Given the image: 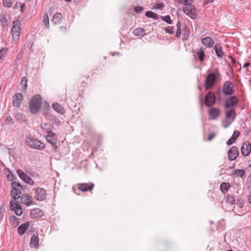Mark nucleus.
Wrapping results in <instances>:
<instances>
[{
    "mask_svg": "<svg viewBox=\"0 0 251 251\" xmlns=\"http://www.w3.org/2000/svg\"><path fill=\"white\" fill-rule=\"evenodd\" d=\"M42 106V98L40 95H36L30 100L29 109L32 114L38 113Z\"/></svg>",
    "mask_w": 251,
    "mask_h": 251,
    "instance_id": "1",
    "label": "nucleus"
},
{
    "mask_svg": "<svg viewBox=\"0 0 251 251\" xmlns=\"http://www.w3.org/2000/svg\"><path fill=\"white\" fill-rule=\"evenodd\" d=\"M220 75L218 71L210 72L207 74L204 83L206 90L211 89L215 85L216 79Z\"/></svg>",
    "mask_w": 251,
    "mask_h": 251,
    "instance_id": "2",
    "label": "nucleus"
},
{
    "mask_svg": "<svg viewBox=\"0 0 251 251\" xmlns=\"http://www.w3.org/2000/svg\"><path fill=\"white\" fill-rule=\"evenodd\" d=\"M25 143L29 147L34 149L42 150L45 148V144L33 137H26L25 138Z\"/></svg>",
    "mask_w": 251,
    "mask_h": 251,
    "instance_id": "3",
    "label": "nucleus"
},
{
    "mask_svg": "<svg viewBox=\"0 0 251 251\" xmlns=\"http://www.w3.org/2000/svg\"><path fill=\"white\" fill-rule=\"evenodd\" d=\"M12 190L11 191V196L14 200L19 199L21 196L23 187L22 185L16 182H12L11 184Z\"/></svg>",
    "mask_w": 251,
    "mask_h": 251,
    "instance_id": "4",
    "label": "nucleus"
},
{
    "mask_svg": "<svg viewBox=\"0 0 251 251\" xmlns=\"http://www.w3.org/2000/svg\"><path fill=\"white\" fill-rule=\"evenodd\" d=\"M45 138L47 141L51 145L54 151H58L59 148L56 145L57 140L56 134L53 133L52 131H50L45 136Z\"/></svg>",
    "mask_w": 251,
    "mask_h": 251,
    "instance_id": "5",
    "label": "nucleus"
},
{
    "mask_svg": "<svg viewBox=\"0 0 251 251\" xmlns=\"http://www.w3.org/2000/svg\"><path fill=\"white\" fill-rule=\"evenodd\" d=\"M184 13L192 19L197 17L196 10L195 6L192 4L186 5L183 9Z\"/></svg>",
    "mask_w": 251,
    "mask_h": 251,
    "instance_id": "6",
    "label": "nucleus"
},
{
    "mask_svg": "<svg viewBox=\"0 0 251 251\" xmlns=\"http://www.w3.org/2000/svg\"><path fill=\"white\" fill-rule=\"evenodd\" d=\"M10 209L11 211H14L15 214L18 216L23 214V209L19 201H11L10 203Z\"/></svg>",
    "mask_w": 251,
    "mask_h": 251,
    "instance_id": "7",
    "label": "nucleus"
},
{
    "mask_svg": "<svg viewBox=\"0 0 251 251\" xmlns=\"http://www.w3.org/2000/svg\"><path fill=\"white\" fill-rule=\"evenodd\" d=\"M216 102V96L213 92H209L206 94L205 98L204 104L207 107L213 106Z\"/></svg>",
    "mask_w": 251,
    "mask_h": 251,
    "instance_id": "8",
    "label": "nucleus"
},
{
    "mask_svg": "<svg viewBox=\"0 0 251 251\" xmlns=\"http://www.w3.org/2000/svg\"><path fill=\"white\" fill-rule=\"evenodd\" d=\"M225 108L228 109L230 107L236 106L238 102V100L237 97L230 96L227 97L225 100Z\"/></svg>",
    "mask_w": 251,
    "mask_h": 251,
    "instance_id": "9",
    "label": "nucleus"
},
{
    "mask_svg": "<svg viewBox=\"0 0 251 251\" xmlns=\"http://www.w3.org/2000/svg\"><path fill=\"white\" fill-rule=\"evenodd\" d=\"M34 198L39 201H42L46 199L47 196V192L45 189L38 187L35 189Z\"/></svg>",
    "mask_w": 251,
    "mask_h": 251,
    "instance_id": "10",
    "label": "nucleus"
},
{
    "mask_svg": "<svg viewBox=\"0 0 251 251\" xmlns=\"http://www.w3.org/2000/svg\"><path fill=\"white\" fill-rule=\"evenodd\" d=\"M17 173L23 181L29 185H33L34 184L33 180L29 176H28L25 172L20 169H18L17 171Z\"/></svg>",
    "mask_w": 251,
    "mask_h": 251,
    "instance_id": "11",
    "label": "nucleus"
},
{
    "mask_svg": "<svg viewBox=\"0 0 251 251\" xmlns=\"http://www.w3.org/2000/svg\"><path fill=\"white\" fill-rule=\"evenodd\" d=\"M21 201L23 204L27 206L36 204V202L33 201L32 197L28 194H24L22 195Z\"/></svg>",
    "mask_w": 251,
    "mask_h": 251,
    "instance_id": "12",
    "label": "nucleus"
},
{
    "mask_svg": "<svg viewBox=\"0 0 251 251\" xmlns=\"http://www.w3.org/2000/svg\"><path fill=\"white\" fill-rule=\"evenodd\" d=\"M223 91L226 96H230L234 93L233 87L230 81H226L223 87Z\"/></svg>",
    "mask_w": 251,
    "mask_h": 251,
    "instance_id": "13",
    "label": "nucleus"
},
{
    "mask_svg": "<svg viewBox=\"0 0 251 251\" xmlns=\"http://www.w3.org/2000/svg\"><path fill=\"white\" fill-rule=\"evenodd\" d=\"M239 150L236 146H232L227 152L228 158L230 161L234 160L239 155Z\"/></svg>",
    "mask_w": 251,
    "mask_h": 251,
    "instance_id": "14",
    "label": "nucleus"
},
{
    "mask_svg": "<svg viewBox=\"0 0 251 251\" xmlns=\"http://www.w3.org/2000/svg\"><path fill=\"white\" fill-rule=\"evenodd\" d=\"M241 150L243 156H248L251 152V143L249 141L245 142L242 146Z\"/></svg>",
    "mask_w": 251,
    "mask_h": 251,
    "instance_id": "15",
    "label": "nucleus"
},
{
    "mask_svg": "<svg viewBox=\"0 0 251 251\" xmlns=\"http://www.w3.org/2000/svg\"><path fill=\"white\" fill-rule=\"evenodd\" d=\"M94 187L93 183H82L78 184V189L82 192L91 191Z\"/></svg>",
    "mask_w": 251,
    "mask_h": 251,
    "instance_id": "16",
    "label": "nucleus"
},
{
    "mask_svg": "<svg viewBox=\"0 0 251 251\" xmlns=\"http://www.w3.org/2000/svg\"><path fill=\"white\" fill-rule=\"evenodd\" d=\"M23 99L24 96L22 94L18 93L15 94L12 100L13 106L16 107H20L21 102Z\"/></svg>",
    "mask_w": 251,
    "mask_h": 251,
    "instance_id": "17",
    "label": "nucleus"
},
{
    "mask_svg": "<svg viewBox=\"0 0 251 251\" xmlns=\"http://www.w3.org/2000/svg\"><path fill=\"white\" fill-rule=\"evenodd\" d=\"M221 113L220 110L218 108L212 107L209 109L208 114L212 120L216 119Z\"/></svg>",
    "mask_w": 251,
    "mask_h": 251,
    "instance_id": "18",
    "label": "nucleus"
},
{
    "mask_svg": "<svg viewBox=\"0 0 251 251\" xmlns=\"http://www.w3.org/2000/svg\"><path fill=\"white\" fill-rule=\"evenodd\" d=\"M39 239L38 233L37 232L34 233L30 239V246L32 248H38Z\"/></svg>",
    "mask_w": 251,
    "mask_h": 251,
    "instance_id": "19",
    "label": "nucleus"
},
{
    "mask_svg": "<svg viewBox=\"0 0 251 251\" xmlns=\"http://www.w3.org/2000/svg\"><path fill=\"white\" fill-rule=\"evenodd\" d=\"M44 215V212L39 208L33 209L31 210L30 215L32 219H37L42 217Z\"/></svg>",
    "mask_w": 251,
    "mask_h": 251,
    "instance_id": "20",
    "label": "nucleus"
},
{
    "mask_svg": "<svg viewBox=\"0 0 251 251\" xmlns=\"http://www.w3.org/2000/svg\"><path fill=\"white\" fill-rule=\"evenodd\" d=\"M202 44L207 48L212 47L214 44V40L209 37H205L201 40Z\"/></svg>",
    "mask_w": 251,
    "mask_h": 251,
    "instance_id": "21",
    "label": "nucleus"
},
{
    "mask_svg": "<svg viewBox=\"0 0 251 251\" xmlns=\"http://www.w3.org/2000/svg\"><path fill=\"white\" fill-rule=\"evenodd\" d=\"M29 226V223L28 222H25L21 225H20L17 229L18 233L20 235H23L25 232V230L27 229Z\"/></svg>",
    "mask_w": 251,
    "mask_h": 251,
    "instance_id": "22",
    "label": "nucleus"
},
{
    "mask_svg": "<svg viewBox=\"0 0 251 251\" xmlns=\"http://www.w3.org/2000/svg\"><path fill=\"white\" fill-rule=\"evenodd\" d=\"M52 107L54 110L60 114H63L65 112L63 107L57 102L53 103Z\"/></svg>",
    "mask_w": 251,
    "mask_h": 251,
    "instance_id": "23",
    "label": "nucleus"
},
{
    "mask_svg": "<svg viewBox=\"0 0 251 251\" xmlns=\"http://www.w3.org/2000/svg\"><path fill=\"white\" fill-rule=\"evenodd\" d=\"M196 53L200 61L202 62L204 61L205 56L204 50L202 48H200L197 49Z\"/></svg>",
    "mask_w": 251,
    "mask_h": 251,
    "instance_id": "24",
    "label": "nucleus"
},
{
    "mask_svg": "<svg viewBox=\"0 0 251 251\" xmlns=\"http://www.w3.org/2000/svg\"><path fill=\"white\" fill-rule=\"evenodd\" d=\"M236 117V112L235 110L234 109H231L228 110L226 114V119H228L229 120L231 119V121H233Z\"/></svg>",
    "mask_w": 251,
    "mask_h": 251,
    "instance_id": "25",
    "label": "nucleus"
},
{
    "mask_svg": "<svg viewBox=\"0 0 251 251\" xmlns=\"http://www.w3.org/2000/svg\"><path fill=\"white\" fill-rule=\"evenodd\" d=\"M230 188L229 183L223 182L220 185V189L223 194L225 195Z\"/></svg>",
    "mask_w": 251,
    "mask_h": 251,
    "instance_id": "26",
    "label": "nucleus"
},
{
    "mask_svg": "<svg viewBox=\"0 0 251 251\" xmlns=\"http://www.w3.org/2000/svg\"><path fill=\"white\" fill-rule=\"evenodd\" d=\"M21 31V22L19 20H16L13 23L11 31Z\"/></svg>",
    "mask_w": 251,
    "mask_h": 251,
    "instance_id": "27",
    "label": "nucleus"
},
{
    "mask_svg": "<svg viewBox=\"0 0 251 251\" xmlns=\"http://www.w3.org/2000/svg\"><path fill=\"white\" fill-rule=\"evenodd\" d=\"M62 18V15L60 13H56L54 14L52 21L53 23H54L55 25L59 24Z\"/></svg>",
    "mask_w": 251,
    "mask_h": 251,
    "instance_id": "28",
    "label": "nucleus"
},
{
    "mask_svg": "<svg viewBox=\"0 0 251 251\" xmlns=\"http://www.w3.org/2000/svg\"><path fill=\"white\" fill-rule=\"evenodd\" d=\"M145 30L144 28L139 27L133 30V34L136 36H143L145 34Z\"/></svg>",
    "mask_w": 251,
    "mask_h": 251,
    "instance_id": "29",
    "label": "nucleus"
},
{
    "mask_svg": "<svg viewBox=\"0 0 251 251\" xmlns=\"http://www.w3.org/2000/svg\"><path fill=\"white\" fill-rule=\"evenodd\" d=\"M145 15L148 18H152L155 20L158 19L159 17V16L157 14L151 11H149L146 12L145 13Z\"/></svg>",
    "mask_w": 251,
    "mask_h": 251,
    "instance_id": "30",
    "label": "nucleus"
},
{
    "mask_svg": "<svg viewBox=\"0 0 251 251\" xmlns=\"http://www.w3.org/2000/svg\"><path fill=\"white\" fill-rule=\"evenodd\" d=\"M52 126L51 125H48L46 123H42L41 125V128L46 131L47 133L52 131Z\"/></svg>",
    "mask_w": 251,
    "mask_h": 251,
    "instance_id": "31",
    "label": "nucleus"
},
{
    "mask_svg": "<svg viewBox=\"0 0 251 251\" xmlns=\"http://www.w3.org/2000/svg\"><path fill=\"white\" fill-rule=\"evenodd\" d=\"M42 22L46 28H49V27H50L49 18L48 15L47 13H45L44 15L43 20Z\"/></svg>",
    "mask_w": 251,
    "mask_h": 251,
    "instance_id": "32",
    "label": "nucleus"
},
{
    "mask_svg": "<svg viewBox=\"0 0 251 251\" xmlns=\"http://www.w3.org/2000/svg\"><path fill=\"white\" fill-rule=\"evenodd\" d=\"M245 174V172L244 170L242 169H237L234 171V175H236L237 176L242 177Z\"/></svg>",
    "mask_w": 251,
    "mask_h": 251,
    "instance_id": "33",
    "label": "nucleus"
},
{
    "mask_svg": "<svg viewBox=\"0 0 251 251\" xmlns=\"http://www.w3.org/2000/svg\"><path fill=\"white\" fill-rule=\"evenodd\" d=\"M181 23L180 22H178L176 24V37L177 38H179L181 35Z\"/></svg>",
    "mask_w": 251,
    "mask_h": 251,
    "instance_id": "34",
    "label": "nucleus"
},
{
    "mask_svg": "<svg viewBox=\"0 0 251 251\" xmlns=\"http://www.w3.org/2000/svg\"><path fill=\"white\" fill-rule=\"evenodd\" d=\"M11 32L14 41L18 40L20 36V31H11Z\"/></svg>",
    "mask_w": 251,
    "mask_h": 251,
    "instance_id": "35",
    "label": "nucleus"
},
{
    "mask_svg": "<svg viewBox=\"0 0 251 251\" xmlns=\"http://www.w3.org/2000/svg\"><path fill=\"white\" fill-rule=\"evenodd\" d=\"M175 26H169L164 27V30L167 32L171 34H173L175 33Z\"/></svg>",
    "mask_w": 251,
    "mask_h": 251,
    "instance_id": "36",
    "label": "nucleus"
},
{
    "mask_svg": "<svg viewBox=\"0 0 251 251\" xmlns=\"http://www.w3.org/2000/svg\"><path fill=\"white\" fill-rule=\"evenodd\" d=\"M160 18L169 24H172V21L171 19L170 16L169 15H167L166 16H160Z\"/></svg>",
    "mask_w": 251,
    "mask_h": 251,
    "instance_id": "37",
    "label": "nucleus"
},
{
    "mask_svg": "<svg viewBox=\"0 0 251 251\" xmlns=\"http://www.w3.org/2000/svg\"><path fill=\"white\" fill-rule=\"evenodd\" d=\"M226 201L228 203L233 204L235 202V199L232 196L228 195L227 196Z\"/></svg>",
    "mask_w": 251,
    "mask_h": 251,
    "instance_id": "38",
    "label": "nucleus"
},
{
    "mask_svg": "<svg viewBox=\"0 0 251 251\" xmlns=\"http://www.w3.org/2000/svg\"><path fill=\"white\" fill-rule=\"evenodd\" d=\"M8 172V174L7 175V178L8 180L9 181H12L14 180L15 176L13 174L11 173V172L7 169V170L6 171Z\"/></svg>",
    "mask_w": 251,
    "mask_h": 251,
    "instance_id": "39",
    "label": "nucleus"
},
{
    "mask_svg": "<svg viewBox=\"0 0 251 251\" xmlns=\"http://www.w3.org/2000/svg\"><path fill=\"white\" fill-rule=\"evenodd\" d=\"M215 51L216 55H217V56L218 57H219L220 58H222L223 57V56L224 55V52L223 51V49L216 50Z\"/></svg>",
    "mask_w": 251,
    "mask_h": 251,
    "instance_id": "40",
    "label": "nucleus"
},
{
    "mask_svg": "<svg viewBox=\"0 0 251 251\" xmlns=\"http://www.w3.org/2000/svg\"><path fill=\"white\" fill-rule=\"evenodd\" d=\"M183 31V36H184V38L185 39H187L189 36V29L187 26H185L184 28Z\"/></svg>",
    "mask_w": 251,
    "mask_h": 251,
    "instance_id": "41",
    "label": "nucleus"
},
{
    "mask_svg": "<svg viewBox=\"0 0 251 251\" xmlns=\"http://www.w3.org/2000/svg\"><path fill=\"white\" fill-rule=\"evenodd\" d=\"M232 121H229V120L228 119H225L223 121V126L224 127L226 128L227 127H228L230 125V124L231 123Z\"/></svg>",
    "mask_w": 251,
    "mask_h": 251,
    "instance_id": "42",
    "label": "nucleus"
},
{
    "mask_svg": "<svg viewBox=\"0 0 251 251\" xmlns=\"http://www.w3.org/2000/svg\"><path fill=\"white\" fill-rule=\"evenodd\" d=\"M3 4L4 6L10 7L12 5V2L10 0H3Z\"/></svg>",
    "mask_w": 251,
    "mask_h": 251,
    "instance_id": "43",
    "label": "nucleus"
},
{
    "mask_svg": "<svg viewBox=\"0 0 251 251\" xmlns=\"http://www.w3.org/2000/svg\"><path fill=\"white\" fill-rule=\"evenodd\" d=\"M11 218L13 220V225L15 226H18L19 224V219L15 216H12Z\"/></svg>",
    "mask_w": 251,
    "mask_h": 251,
    "instance_id": "44",
    "label": "nucleus"
},
{
    "mask_svg": "<svg viewBox=\"0 0 251 251\" xmlns=\"http://www.w3.org/2000/svg\"><path fill=\"white\" fill-rule=\"evenodd\" d=\"M240 132L237 130H235L233 132L231 137H232L234 140H236V139L240 135Z\"/></svg>",
    "mask_w": 251,
    "mask_h": 251,
    "instance_id": "45",
    "label": "nucleus"
},
{
    "mask_svg": "<svg viewBox=\"0 0 251 251\" xmlns=\"http://www.w3.org/2000/svg\"><path fill=\"white\" fill-rule=\"evenodd\" d=\"M7 51V49L2 48L0 50V60L3 56V55L6 53Z\"/></svg>",
    "mask_w": 251,
    "mask_h": 251,
    "instance_id": "46",
    "label": "nucleus"
},
{
    "mask_svg": "<svg viewBox=\"0 0 251 251\" xmlns=\"http://www.w3.org/2000/svg\"><path fill=\"white\" fill-rule=\"evenodd\" d=\"M164 7V4L163 2H161L157 3L155 8L157 9L162 10Z\"/></svg>",
    "mask_w": 251,
    "mask_h": 251,
    "instance_id": "47",
    "label": "nucleus"
},
{
    "mask_svg": "<svg viewBox=\"0 0 251 251\" xmlns=\"http://www.w3.org/2000/svg\"><path fill=\"white\" fill-rule=\"evenodd\" d=\"M143 9L144 8L142 6H135L134 8V10L136 13H141Z\"/></svg>",
    "mask_w": 251,
    "mask_h": 251,
    "instance_id": "48",
    "label": "nucleus"
},
{
    "mask_svg": "<svg viewBox=\"0 0 251 251\" xmlns=\"http://www.w3.org/2000/svg\"><path fill=\"white\" fill-rule=\"evenodd\" d=\"M25 80V83L24 84V85H22V88L23 89L26 90L27 88V79L25 77H23L22 78V82H23Z\"/></svg>",
    "mask_w": 251,
    "mask_h": 251,
    "instance_id": "49",
    "label": "nucleus"
},
{
    "mask_svg": "<svg viewBox=\"0 0 251 251\" xmlns=\"http://www.w3.org/2000/svg\"><path fill=\"white\" fill-rule=\"evenodd\" d=\"M7 124H12L13 123L12 119L10 117H7L5 121Z\"/></svg>",
    "mask_w": 251,
    "mask_h": 251,
    "instance_id": "50",
    "label": "nucleus"
},
{
    "mask_svg": "<svg viewBox=\"0 0 251 251\" xmlns=\"http://www.w3.org/2000/svg\"><path fill=\"white\" fill-rule=\"evenodd\" d=\"M7 21V18L5 17V16L1 15L0 16V22L2 23H6Z\"/></svg>",
    "mask_w": 251,
    "mask_h": 251,
    "instance_id": "51",
    "label": "nucleus"
},
{
    "mask_svg": "<svg viewBox=\"0 0 251 251\" xmlns=\"http://www.w3.org/2000/svg\"><path fill=\"white\" fill-rule=\"evenodd\" d=\"M216 134L215 133H211L210 134H209L207 140L210 141L211 140H212L215 136Z\"/></svg>",
    "mask_w": 251,
    "mask_h": 251,
    "instance_id": "52",
    "label": "nucleus"
},
{
    "mask_svg": "<svg viewBox=\"0 0 251 251\" xmlns=\"http://www.w3.org/2000/svg\"><path fill=\"white\" fill-rule=\"evenodd\" d=\"M235 140H234L232 137H230V138L226 142V145L228 146H230L232 145Z\"/></svg>",
    "mask_w": 251,
    "mask_h": 251,
    "instance_id": "53",
    "label": "nucleus"
},
{
    "mask_svg": "<svg viewBox=\"0 0 251 251\" xmlns=\"http://www.w3.org/2000/svg\"><path fill=\"white\" fill-rule=\"evenodd\" d=\"M214 50H218V49H222V46H221V45L220 44H216L214 47Z\"/></svg>",
    "mask_w": 251,
    "mask_h": 251,
    "instance_id": "54",
    "label": "nucleus"
},
{
    "mask_svg": "<svg viewBox=\"0 0 251 251\" xmlns=\"http://www.w3.org/2000/svg\"><path fill=\"white\" fill-rule=\"evenodd\" d=\"M213 0H205L204 3L205 4H208L209 3L212 2Z\"/></svg>",
    "mask_w": 251,
    "mask_h": 251,
    "instance_id": "55",
    "label": "nucleus"
},
{
    "mask_svg": "<svg viewBox=\"0 0 251 251\" xmlns=\"http://www.w3.org/2000/svg\"><path fill=\"white\" fill-rule=\"evenodd\" d=\"M25 6V3L22 4V5H21V8H20L21 12H23V10H24Z\"/></svg>",
    "mask_w": 251,
    "mask_h": 251,
    "instance_id": "56",
    "label": "nucleus"
},
{
    "mask_svg": "<svg viewBox=\"0 0 251 251\" xmlns=\"http://www.w3.org/2000/svg\"><path fill=\"white\" fill-rule=\"evenodd\" d=\"M229 58L231 59L232 60V62L233 63H236V60L235 59L233 58V57L231 56H229Z\"/></svg>",
    "mask_w": 251,
    "mask_h": 251,
    "instance_id": "57",
    "label": "nucleus"
},
{
    "mask_svg": "<svg viewBox=\"0 0 251 251\" xmlns=\"http://www.w3.org/2000/svg\"><path fill=\"white\" fill-rule=\"evenodd\" d=\"M250 64V62H247V63H245L244 64V66H243V67L244 68H245V67H247L248 66H249Z\"/></svg>",
    "mask_w": 251,
    "mask_h": 251,
    "instance_id": "58",
    "label": "nucleus"
},
{
    "mask_svg": "<svg viewBox=\"0 0 251 251\" xmlns=\"http://www.w3.org/2000/svg\"><path fill=\"white\" fill-rule=\"evenodd\" d=\"M1 211H2V208H1V207H0V217L1 218H2V217H3V212H2Z\"/></svg>",
    "mask_w": 251,
    "mask_h": 251,
    "instance_id": "59",
    "label": "nucleus"
},
{
    "mask_svg": "<svg viewBox=\"0 0 251 251\" xmlns=\"http://www.w3.org/2000/svg\"><path fill=\"white\" fill-rule=\"evenodd\" d=\"M249 202L251 204V195L249 197L248 199Z\"/></svg>",
    "mask_w": 251,
    "mask_h": 251,
    "instance_id": "60",
    "label": "nucleus"
},
{
    "mask_svg": "<svg viewBox=\"0 0 251 251\" xmlns=\"http://www.w3.org/2000/svg\"><path fill=\"white\" fill-rule=\"evenodd\" d=\"M65 1L67 2H71L72 0H64Z\"/></svg>",
    "mask_w": 251,
    "mask_h": 251,
    "instance_id": "61",
    "label": "nucleus"
},
{
    "mask_svg": "<svg viewBox=\"0 0 251 251\" xmlns=\"http://www.w3.org/2000/svg\"><path fill=\"white\" fill-rule=\"evenodd\" d=\"M198 88L200 90H201V87L200 86H198Z\"/></svg>",
    "mask_w": 251,
    "mask_h": 251,
    "instance_id": "62",
    "label": "nucleus"
},
{
    "mask_svg": "<svg viewBox=\"0 0 251 251\" xmlns=\"http://www.w3.org/2000/svg\"><path fill=\"white\" fill-rule=\"evenodd\" d=\"M250 82H251V79L250 80Z\"/></svg>",
    "mask_w": 251,
    "mask_h": 251,
    "instance_id": "63",
    "label": "nucleus"
}]
</instances>
